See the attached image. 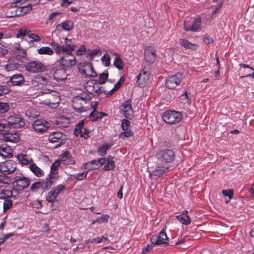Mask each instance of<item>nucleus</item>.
Here are the masks:
<instances>
[{"label": "nucleus", "mask_w": 254, "mask_h": 254, "mask_svg": "<svg viewBox=\"0 0 254 254\" xmlns=\"http://www.w3.org/2000/svg\"><path fill=\"white\" fill-rule=\"evenodd\" d=\"M85 123V120H81L77 124L74 129V134L76 136H79L82 131V129Z\"/></svg>", "instance_id": "a19ab883"}, {"label": "nucleus", "mask_w": 254, "mask_h": 254, "mask_svg": "<svg viewBox=\"0 0 254 254\" xmlns=\"http://www.w3.org/2000/svg\"><path fill=\"white\" fill-rule=\"evenodd\" d=\"M61 164V161L57 160L54 162L51 166L50 172L46 177V178L49 181V182H47V185H53L58 180V167Z\"/></svg>", "instance_id": "423d86ee"}, {"label": "nucleus", "mask_w": 254, "mask_h": 254, "mask_svg": "<svg viewBox=\"0 0 254 254\" xmlns=\"http://www.w3.org/2000/svg\"><path fill=\"white\" fill-rule=\"evenodd\" d=\"M9 126L15 128H19L24 127L25 121L23 118L18 114H12L7 118Z\"/></svg>", "instance_id": "9d476101"}, {"label": "nucleus", "mask_w": 254, "mask_h": 254, "mask_svg": "<svg viewBox=\"0 0 254 254\" xmlns=\"http://www.w3.org/2000/svg\"><path fill=\"white\" fill-rule=\"evenodd\" d=\"M31 83L33 87H38L40 84L43 85H46L47 84V80L45 78L41 76H37L31 80Z\"/></svg>", "instance_id": "c9c22d12"}, {"label": "nucleus", "mask_w": 254, "mask_h": 254, "mask_svg": "<svg viewBox=\"0 0 254 254\" xmlns=\"http://www.w3.org/2000/svg\"><path fill=\"white\" fill-rule=\"evenodd\" d=\"M189 94H190V92H188L187 91H186L180 96L179 101L181 108H186L190 105L191 98L189 96Z\"/></svg>", "instance_id": "4be33fe9"}, {"label": "nucleus", "mask_w": 254, "mask_h": 254, "mask_svg": "<svg viewBox=\"0 0 254 254\" xmlns=\"http://www.w3.org/2000/svg\"><path fill=\"white\" fill-rule=\"evenodd\" d=\"M62 162L65 165H72L74 164V160L70 155L69 151H66L62 155Z\"/></svg>", "instance_id": "7c9ffc66"}, {"label": "nucleus", "mask_w": 254, "mask_h": 254, "mask_svg": "<svg viewBox=\"0 0 254 254\" xmlns=\"http://www.w3.org/2000/svg\"><path fill=\"white\" fill-rule=\"evenodd\" d=\"M152 245H147L142 250V254H145L148 252H150L153 249Z\"/></svg>", "instance_id": "774afa93"}, {"label": "nucleus", "mask_w": 254, "mask_h": 254, "mask_svg": "<svg viewBox=\"0 0 254 254\" xmlns=\"http://www.w3.org/2000/svg\"><path fill=\"white\" fill-rule=\"evenodd\" d=\"M130 122L127 119H123L122 121L121 127L123 130L130 129Z\"/></svg>", "instance_id": "4d7b16f0"}, {"label": "nucleus", "mask_w": 254, "mask_h": 254, "mask_svg": "<svg viewBox=\"0 0 254 254\" xmlns=\"http://www.w3.org/2000/svg\"><path fill=\"white\" fill-rule=\"evenodd\" d=\"M90 132V130L89 129L87 128H84V132H82L81 131L79 135L81 137H83L84 139H86L89 137V134Z\"/></svg>", "instance_id": "e2e57ef3"}, {"label": "nucleus", "mask_w": 254, "mask_h": 254, "mask_svg": "<svg viewBox=\"0 0 254 254\" xmlns=\"http://www.w3.org/2000/svg\"><path fill=\"white\" fill-rule=\"evenodd\" d=\"M113 144L111 142L106 143L100 146L97 149V152L99 155L101 156H104L107 154V150L110 149Z\"/></svg>", "instance_id": "72a5a7b5"}, {"label": "nucleus", "mask_w": 254, "mask_h": 254, "mask_svg": "<svg viewBox=\"0 0 254 254\" xmlns=\"http://www.w3.org/2000/svg\"><path fill=\"white\" fill-rule=\"evenodd\" d=\"M29 33H17L16 37L18 38H20L23 39L26 37H27L30 39L28 42L31 46L35 45V42L40 41L41 39L39 36L34 33H30L28 35Z\"/></svg>", "instance_id": "412c9836"}, {"label": "nucleus", "mask_w": 254, "mask_h": 254, "mask_svg": "<svg viewBox=\"0 0 254 254\" xmlns=\"http://www.w3.org/2000/svg\"><path fill=\"white\" fill-rule=\"evenodd\" d=\"M12 149L6 143L0 145V156L4 158H10L12 156Z\"/></svg>", "instance_id": "5701e85b"}, {"label": "nucleus", "mask_w": 254, "mask_h": 254, "mask_svg": "<svg viewBox=\"0 0 254 254\" xmlns=\"http://www.w3.org/2000/svg\"><path fill=\"white\" fill-rule=\"evenodd\" d=\"M82 73L86 76L96 77L97 74L94 71L92 65L91 63H86L83 66Z\"/></svg>", "instance_id": "a878e982"}, {"label": "nucleus", "mask_w": 254, "mask_h": 254, "mask_svg": "<svg viewBox=\"0 0 254 254\" xmlns=\"http://www.w3.org/2000/svg\"><path fill=\"white\" fill-rule=\"evenodd\" d=\"M182 114L180 112L169 110L165 111L162 117L166 123L172 125L180 122L182 119Z\"/></svg>", "instance_id": "7ed1b4c3"}, {"label": "nucleus", "mask_w": 254, "mask_h": 254, "mask_svg": "<svg viewBox=\"0 0 254 254\" xmlns=\"http://www.w3.org/2000/svg\"><path fill=\"white\" fill-rule=\"evenodd\" d=\"M86 53V47L84 45H81L76 51V55L78 56H82Z\"/></svg>", "instance_id": "0e129e2a"}, {"label": "nucleus", "mask_w": 254, "mask_h": 254, "mask_svg": "<svg viewBox=\"0 0 254 254\" xmlns=\"http://www.w3.org/2000/svg\"><path fill=\"white\" fill-rule=\"evenodd\" d=\"M47 182L49 183V181L46 178L45 180H39V181L36 182L32 184L30 187L31 190L34 191L38 189H41L42 192H45L49 189L52 185H47Z\"/></svg>", "instance_id": "a211bd4d"}, {"label": "nucleus", "mask_w": 254, "mask_h": 254, "mask_svg": "<svg viewBox=\"0 0 254 254\" xmlns=\"http://www.w3.org/2000/svg\"><path fill=\"white\" fill-rule=\"evenodd\" d=\"M61 64L66 67L73 66L76 64L75 57L71 53L64 54L61 59Z\"/></svg>", "instance_id": "6ab92c4d"}, {"label": "nucleus", "mask_w": 254, "mask_h": 254, "mask_svg": "<svg viewBox=\"0 0 254 254\" xmlns=\"http://www.w3.org/2000/svg\"><path fill=\"white\" fill-rule=\"evenodd\" d=\"M24 82L23 75L21 73H16L9 77V79L6 81V84L9 86H20Z\"/></svg>", "instance_id": "dca6fc26"}, {"label": "nucleus", "mask_w": 254, "mask_h": 254, "mask_svg": "<svg viewBox=\"0 0 254 254\" xmlns=\"http://www.w3.org/2000/svg\"><path fill=\"white\" fill-rule=\"evenodd\" d=\"M38 53L40 55H47L52 56L54 54L53 50L49 47H42L37 50Z\"/></svg>", "instance_id": "58836bf2"}, {"label": "nucleus", "mask_w": 254, "mask_h": 254, "mask_svg": "<svg viewBox=\"0 0 254 254\" xmlns=\"http://www.w3.org/2000/svg\"><path fill=\"white\" fill-rule=\"evenodd\" d=\"M239 66L242 67H243L244 68H248L250 70H252L253 71L252 73L247 74L245 75V76H242V77H252V78H254V68H253L252 67H251L248 64H239Z\"/></svg>", "instance_id": "864d4df0"}, {"label": "nucleus", "mask_w": 254, "mask_h": 254, "mask_svg": "<svg viewBox=\"0 0 254 254\" xmlns=\"http://www.w3.org/2000/svg\"><path fill=\"white\" fill-rule=\"evenodd\" d=\"M187 210H183L181 214L176 216V218L179 222L185 225H188L191 223L190 217L188 215Z\"/></svg>", "instance_id": "bb28decb"}, {"label": "nucleus", "mask_w": 254, "mask_h": 254, "mask_svg": "<svg viewBox=\"0 0 254 254\" xmlns=\"http://www.w3.org/2000/svg\"><path fill=\"white\" fill-rule=\"evenodd\" d=\"M117 57L115 59L113 63L114 65L119 70H123L124 68V62L118 54H115Z\"/></svg>", "instance_id": "ea45409f"}, {"label": "nucleus", "mask_w": 254, "mask_h": 254, "mask_svg": "<svg viewBox=\"0 0 254 254\" xmlns=\"http://www.w3.org/2000/svg\"><path fill=\"white\" fill-rule=\"evenodd\" d=\"M157 160L167 165L174 161L175 154L174 151L171 149H164L159 150L155 154Z\"/></svg>", "instance_id": "f03ea898"}, {"label": "nucleus", "mask_w": 254, "mask_h": 254, "mask_svg": "<svg viewBox=\"0 0 254 254\" xmlns=\"http://www.w3.org/2000/svg\"><path fill=\"white\" fill-rule=\"evenodd\" d=\"M32 9V4H29L27 5L20 6L16 9L14 15H7L8 17H12L24 15L29 12Z\"/></svg>", "instance_id": "393cba45"}, {"label": "nucleus", "mask_w": 254, "mask_h": 254, "mask_svg": "<svg viewBox=\"0 0 254 254\" xmlns=\"http://www.w3.org/2000/svg\"><path fill=\"white\" fill-rule=\"evenodd\" d=\"M182 76L183 74L181 72H178L169 76L165 80L166 87L169 89H175L180 84L182 80Z\"/></svg>", "instance_id": "0eeeda50"}, {"label": "nucleus", "mask_w": 254, "mask_h": 254, "mask_svg": "<svg viewBox=\"0 0 254 254\" xmlns=\"http://www.w3.org/2000/svg\"><path fill=\"white\" fill-rule=\"evenodd\" d=\"M85 88L87 92L94 96L99 95L104 92L94 80H91L86 82Z\"/></svg>", "instance_id": "9b49d317"}, {"label": "nucleus", "mask_w": 254, "mask_h": 254, "mask_svg": "<svg viewBox=\"0 0 254 254\" xmlns=\"http://www.w3.org/2000/svg\"><path fill=\"white\" fill-rule=\"evenodd\" d=\"M108 114L104 112H99L98 115L96 116V117L93 119H92V122L98 121L99 120H101L104 117L107 116Z\"/></svg>", "instance_id": "052dcab7"}, {"label": "nucleus", "mask_w": 254, "mask_h": 254, "mask_svg": "<svg viewBox=\"0 0 254 254\" xmlns=\"http://www.w3.org/2000/svg\"><path fill=\"white\" fill-rule=\"evenodd\" d=\"M222 193L224 196H228L229 199H231L233 197L234 190L233 189L228 190H223L222 191Z\"/></svg>", "instance_id": "6e6d98bb"}, {"label": "nucleus", "mask_w": 254, "mask_h": 254, "mask_svg": "<svg viewBox=\"0 0 254 254\" xmlns=\"http://www.w3.org/2000/svg\"><path fill=\"white\" fill-rule=\"evenodd\" d=\"M150 241L152 244L155 245H161L168 244L166 241H162L159 235H153L150 239Z\"/></svg>", "instance_id": "37998d69"}, {"label": "nucleus", "mask_w": 254, "mask_h": 254, "mask_svg": "<svg viewBox=\"0 0 254 254\" xmlns=\"http://www.w3.org/2000/svg\"><path fill=\"white\" fill-rule=\"evenodd\" d=\"M32 126L36 132L42 133L45 132L49 128L51 124L44 120L38 119L33 122Z\"/></svg>", "instance_id": "4468645a"}, {"label": "nucleus", "mask_w": 254, "mask_h": 254, "mask_svg": "<svg viewBox=\"0 0 254 254\" xmlns=\"http://www.w3.org/2000/svg\"><path fill=\"white\" fill-rule=\"evenodd\" d=\"M27 71L31 73L43 72L45 69V65L39 61H33L28 62L25 65Z\"/></svg>", "instance_id": "6e6552de"}, {"label": "nucleus", "mask_w": 254, "mask_h": 254, "mask_svg": "<svg viewBox=\"0 0 254 254\" xmlns=\"http://www.w3.org/2000/svg\"><path fill=\"white\" fill-rule=\"evenodd\" d=\"M201 20L200 17H197L195 18L193 21L192 24L189 27L187 28V24L186 22H184L185 28L186 30H191L192 31H195L199 30L201 28Z\"/></svg>", "instance_id": "cd10ccee"}, {"label": "nucleus", "mask_w": 254, "mask_h": 254, "mask_svg": "<svg viewBox=\"0 0 254 254\" xmlns=\"http://www.w3.org/2000/svg\"><path fill=\"white\" fill-rule=\"evenodd\" d=\"M3 139L5 142L17 143L19 140V137L17 133H10L8 131V133L5 134Z\"/></svg>", "instance_id": "473e14b6"}, {"label": "nucleus", "mask_w": 254, "mask_h": 254, "mask_svg": "<svg viewBox=\"0 0 254 254\" xmlns=\"http://www.w3.org/2000/svg\"><path fill=\"white\" fill-rule=\"evenodd\" d=\"M98 54H101V51L98 49L92 50L88 53L89 56L91 58H93Z\"/></svg>", "instance_id": "bf43d9fd"}, {"label": "nucleus", "mask_w": 254, "mask_h": 254, "mask_svg": "<svg viewBox=\"0 0 254 254\" xmlns=\"http://www.w3.org/2000/svg\"><path fill=\"white\" fill-rule=\"evenodd\" d=\"M125 80V77L124 76H122L117 83L114 85V89L118 90L121 88L122 85L124 84Z\"/></svg>", "instance_id": "13d9d810"}, {"label": "nucleus", "mask_w": 254, "mask_h": 254, "mask_svg": "<svg viewBox=\"0 0 254 254\" xmlns=\"http://www.w3.org/2000/svg\"><path fill=\"white\" fill-rule=\"evenodd\" d=\"M64 42H65V46H66L67 47L68 46H69L71 48V52H72L75 46L73 44L71 40L68 39V38H65L64 39Z\"/></svg>", "instance_id": "680f3d73"}, {"label": "nucleus", "mask_w": 254, "mask_h": 254, "mask_svg": "<svg viewBox=\"0 0 254 254\" xmlns=\"http://www.w3.org/2000/svg\"><path fill=\"white\" fill-rule=\"evenodd\" d=\"M158 235L162 241H166L168 239L165 231L163 229L161 231Z\"/></svg>", "instance_id": "338daca9"}, {"label": "nucleus", "mask_w": 254, "mask_h": 254, "mask_svg": "<svg viewBox=\"0 0 254 254\" xmlns=\"http://www.w3.org/2000/svg\"><path fill=\"white\" fill-rule=\"evenodd\" d=\"M57 52L58 54H66L71 53V48L69 46L67 47L65 45H59V47L57 48Z\"/></svg>", "instance_id": "79ce46f5"}, {"label": "nucleus", "mask_w": 254, "mask_h": 254, "mask_svg": "<svg viewBox=\"0 0 254 254\" xmlns=\"http://www.w3.org/2000/svg\"><path fill=\"white\" fill-rule=\"evenodd\" d=\"M89 100L87 97L86 93H82L79 95L75 96L72 101V106L75 111L78 114L87 112L89 108L84 105L86 104Z\"/></svg>", "instance_id": "f257e3e1"}, {"label": "nucleus", "mask_w": 254, "mask_h": 254, "mask_svg": "<svg viewBox=\"0 0 254 254\" xmlns=\"http://www.w3.org/2000/svg\"><path fill=\"white\" fill-rule=\"evenodd\" d=\"M10 126L8 123H1L0 121V134H5L8 133Z\"/></svg>", "instance_id": "49530a36"}, {"label": "nucleus", "mask_w": 254, "mask_h": 254, "mask_svg": "<svg viewBox=\"0 0 254 254\" xmlns=\"http://www.w3.org/2000/svg\"><path fill=\"white\" fill-rule=\"evenodd\" d=\"M29 169L37 177H41L44 175V171L34 162L30 164Z\"/></svg>", "instance_id": "2f4dec72"}, {"label": "nucleus", "mask_w": 254, "mask_h": 254, "mask_svg": "<svg viewBox=\"0 0 254 254\" xmlns=\"http://www.w3.org/2000/svg\"><path fill=\"white\" fill-rule=\"evenodd\" d=\"M156 57L155 52L152 51L149 47L145 49L144 58L147 62L150 64L153 63L156 60Z\"/></svg>", "instance_id": "c85d7f7f"}, {"label": "nucleus", "mask_w": 254, "mask_h": 254, "mask_svg": "<svg viewBox=\"0 0 254 254\" xmlns=\"http://www.w3.org/2000/svg\"><path fill=\"white\" fill-rule=\"evenodd\" d=\"M66 139V135L62 131H54L49 135L50 142L57 143L55 147L56 148H59L64 144Z\"/></svg>", "instance_id": "20e7f679"}, {"label": "nucleus", "mask_w": 254, "mask_h": 254, "mask_svg": "<svg viewBox=\"0 0 254 254\" xmlns=\"http://www.w3.org/2000/svg\"><path fill=\"white\" fill-rule=\"evenodd\" d=\"M120 113L126 118L131 119L133 117L132 100L128 99L123 102L120 108Z\"/></svg>", "instance_id": "f8f14e48"}, {"label": "nucleus", "mask_w": 254, "mask_h": 254, "mask_svg": "<svg viewBox=\"0 0 254 254\" xmlns=\"http://www.w3.org/2000/svg\"><path fill=\"white\" fill-rule=\"evenodd\" d=\"M105 159L99 158L87 162L82 164L81 168L89 170H97L104 164Z\"/></svg>", "instance_id": "2eb2a0df"}, {"label": "nucleus", "mask_w": 254, "mask_h": 254, "mask_svg": "<svg viewBox=\"0 0 254 254\" xmlns=\"http://www.w3.org/2000/svg\"><path fill=\"white\" fill-rule=\"evenodd\" d=\"M57 197V193H55V190L52 189L48 192L46 197V200L49 202L53 203L55 201Z\"/></svg>", "instance_id": "c03bdc74"}, {"label": "nucleus", "mask_w": 254, "mask_h": 254, "mask_svg": "<svg viewBox=\"0 0 254 254\" xmlns=\"http://www.w3.org/2000/svg\"><path fill=\"white\" fill-rule=\"evenodd\" d=\"M102 159H105L104 161V166L103 170L107 171L114 170L116 167V164L114 160L113 157L109 156L108 157L102 158Z\"/></svg>", "instance_id": "b1692460"}, {"label": "nucleus", "mask_w": 254, "mask_h": 254, "mask_svg": "<svg viewBox=\"0 0 254 254\" xmlns=\"http://www.w3.org/2000/svg\"><path fill=\"white\" fill-rule=\"evenodd\" d=\"M18 162L23 165H28L30 162L32 163L33 160L30 159L26 154H19L16 156Z\"/></svg>", "instance_id": "f704fd0d"}, {"label": "nucleus", "mask_w": 254, "mask_h": 254, "mask_svg": "<svg viewBox=\"0 0 254 254\" xmlns=\"http://www.w3.org/2000/svg\"><path fill=\"white\" fill-rule=\"evenodd\" d=\"M9 109V105L7 103L0 102V114L7 112Z\"/></svg>", "instance_id": "5fc2aeb1"}, {"label": "nucleus", "mask_w": 254, "mask_h": 254, "mask_svg": "<svg viewBox=\"0 0 254 254\" xmlns=\"http://www.w3.org/2000/svg\"><path fill=\"white\" fill-rule=\"evenodd\" d=\"M49 97H50L51 98V100L53 101L52 102H50V104H58L60 102V94L58 91L55 90H53L52 92H51V94L49 95Z\"/></svg>", "instance_id": "4c0bfd02"}, {"label": "nucleus", "mask_w": 254, "mask_h": 254, "mask_svg": "<svg viewBox=\"0 0 254 254\" xmlns=\"http://www.w3.org/2000/svg\"><path fill=\"white\" fill-rule=\"evenodd\" d=\"M9 90L6 86L0 85V96L8 93Z\"/></svg>", "instance_id": "69168bd1"}, {"label": "nucleus", "mask_w": 254, "mask_h": 254, "mask_svg": "<svg viewBox=\"0 0 254 254\" xmlns=\"http://www.w3.org/2000/svg\"><path fill=\"white\" fill-rule=\"evenodd\" d=\"M150 73L144 69L141 70L137 77V83L140 87L146 86L149 81Z\"/></svg>", "instance_id": "f3484780"}, {"label": "nucleus", "mask_w": 254, "mask_h": 254, "mask_svg": "<svg viewBox=\"0 0 254 254\" xmlns=\"http://www.w3.org/2000/svg\"><path fill=\"white\" fill-rule=\"evenodd\" d=\"M52 190H55V193H57V195L58 196L60 193L66 190V188L65 186L64 185L60 184L53 188Z\"/></svg>", "instance_id": "603ef678"}, {"label": "nucleus", "mask_w": 254, "mask_h": 254, "mask_svg": "<svg viewBox=\"0 0 254 254\" xmlns=\"http://www.w3.org/2000/svg\"><path fill=\"white\" fill-rule=\"evenodd\" d=\"M62 28L63 30L70 31L73 28V21L70 20H66L57 26V28L60 30Z\"/></svg>", "instance_id": "e433bc0d"}, {"label": "nucleus", "mask_w": 254, "mask_h": 254, "mask_svg": "<svg viewBox=\"0 0 254 254\" xmlns=\"http://www.w3.org/2000/svg\"><path fill=\"white\" fill-rule=\"evenodd\" d=\"M109 75L107 71L103 72L101 73L99 75V80H98V84H103L105 83L106 80L108 78Z\"/></svg>", "instance_id": "8fccbe9b"}, {"label": "nucleus", "mask_w": 254, "mask_h": 254, "mask_svg": "<svg viewBox=\"0 0 254 254\" xmlns=\"http://www.w3.org/2000/svg\"><path fill=\"white\" fill-rule=\"evenodd\" d=\"M52 71L53 73L54 79L57 82L63 81L67 78L66 70L64 68L55 67L53 68Z\"/></svg>", "instance_id": "aec40b11"}, {"label": "nucleus", "mask_w": 254, "mask_h": 254, "mask_svg": "<svg viewBox=\"0 0 254 254\" xmlns=\"http://www.w3.org/2000/svg\"><path fill=\"white\" fill-rule=\"evenodd\" d=\"M88 174L87 171H84L75 174L70 175V176L74 177L78 181H82L87 177Z\"/></svg>", "instance_id": "de8ad7c7"}, {"label": "nucleus", "mask_w": 254, "mask_h": 254, "mask_svg": "<svg viewBox=\"0 0 254 254\" xmlns=\"http://www.w3.org/2000/svg\"><path fill=\"white\" fill-rule=\"evenodd\" d=\"M179 43L182 47L187 49L196 50L198 48V45L197 44L191 43L185 39H180Z\"/></svg>", "instance_id": "c756f323"}, {"label": "nucleus", "mask_w": 254, "mask_h": 254, "mask_svg": "<svg viewBox=\"0 0 254 254\" xmlns=\"http://www.w3.org/2000/svg\"><path fill=\"white\" fill-rule=\"evenodd\" d=\"M16 169V163L11 160H8L0 163V172L4 175L13 173Z\"/></svg>", "instance_id": "1a4fd4ad"}, {"label": "nucleus", "mask_w": 254, "mask_h": 254, "mask_svg": "<svg viewBox=\"0 0 254 254\" xmlns=\"http://www.w3.org/2000/svg\"><path fill=\"white\" fill-rule=\"evenodd\" d=\"M12 184L21 189H24L28 187L30 184L29 180L21 173L16 174L13 178Z\"/></svg>", "instance_id": "ddd939ff"}, {"label": "nucleus", "mask_w": 254, "mask_h": 254, "mask_svg": "<svg viewBox=\"0 0 254 254\" xmlns=\"http://www.w3.org/2000/svg\"><path fill=\"white\" fill-rule=\"evenodd\" d=\"M103 64L107 67L110 65L111 58L108 54H105L101 58Z\"/></svg>", "instance_id": "09e8293b"}, {"label": "nucleus", "mask_w": 254, "mask_h": 254, "mask_svg": "<svg viewBox=\"0 0 254 254\" xmlns=\"http://www.w3.org/2000/svg\"><path fill=\"white\" fill-rule=\"evenodd\" d=\"M133 136V133L130 129L125 130L120 133L119 136L122 139Z\"/></svg>", "instance_id": "3c124183"}, {"label": "nucleus", "mask_w": 254, "mask_h": 254, "mask_svg": "<svg viewBox=\"0 0 254 254\" xmlns=\"http://www.w3.org/2000/svg\"><path fill=\"white\" fill-rule=\"evenodd\" d=\"M3 206V211L9 209L12 205V201L11 199L8 198H4V200L3 202H0V206Z\"/></svg>", "instance_id": "a18cd8bd"}, {"label": "nucleus", "mask_w": 254, "mask_h": 254, "mask_svg": "<svg viewBox=\"0 0 254 254\" xmlns=\"http://www.w3.org/2000/svg\"><path fill=\"white\" fill-rule=\"evenodd\" d=\"M155 168L152 170H149V172L152 179L157 180L161 177L167 170H169L168 165L156 160Z\"/></svg>", "instance_id": "39448f33"}]
</instances>
